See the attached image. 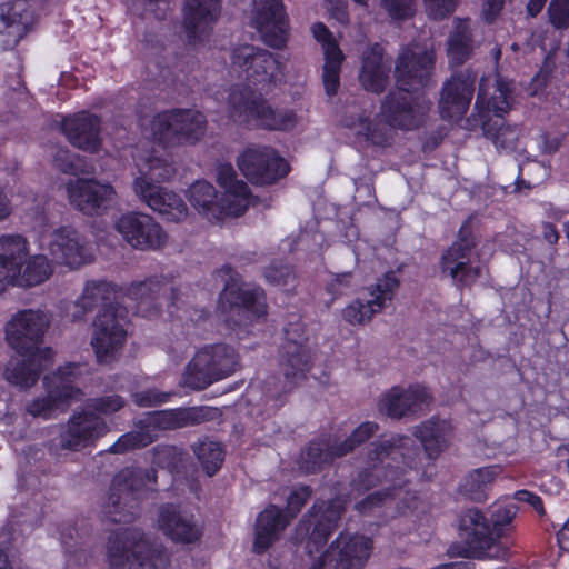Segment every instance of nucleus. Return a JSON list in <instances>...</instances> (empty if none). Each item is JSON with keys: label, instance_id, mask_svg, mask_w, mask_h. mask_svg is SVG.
<instances>
[{"label": "nucleus", "instance_id": "64", "mask_svg": "<svg viewBox=\"0 0 569 569\" xmlns=\"http://www.w3.org/2000/svg\"><path fill=\"white\" fill-rule=\"evenodd\" d=\"M329 14L341 23L348 21L347 4L343 0H326Z\"/></svg>", "mask_w": 569, "mask_h": 569}, {"label": "nucleus", "instance_id": "8", "mask_svg": "<svg viewBox=\"0 0 569 569\" xmlns=\"http://www.w3.org/2000/svg\"><path fill=\"white\" fill-rule=\"evenodd\" d=\"M231 72L243 77L241 83L231 87L239 90L244 98H261V96L280 80L279 61L269 52L249 44L236 47L231 52Z\"/></svg>", "mask_w": 569, "mask_h": 569}, {"label": "nucleus", "instance_id": "22", "mask_svg": "<svg viewBox=\"0 0 569 569\" xmlns=\"http://www.w3.org/2000/svg\"><path fill=\"white\" fill-rule=\"evenodd\" d=\"M220 11V0H187L183 22L191 43L202 44L209 40Z\"/></svg>", "mask_w": 569, "mask_h": 569}, {"label": "nucleus", "instance_id": "17", "mask_svg": "<svg viewBox=\"0 0 569 569\" xmlns=\"http://www.w3.org/2000/svg\"><path fill=\"white\" fill-rule=\"evenodd\" d=\"M114 229L129 246L139 250L159 249L167 242L161 226L144 213L121 214L114 221Z\"/></svg>", "mask_w": 569, "mask_h": 569}, {"label": "nucleus", "instance_id": "5", "mask_svg": "<svg viewBox=\"0 0 569 569\" xmlns=\"http://www.w3.org/2000/svg\"><path fill=\"white\" fill-rule=\"evenodd\" d=\"M511 508H498L488 519L478 508H469L459 516L458 530L461 541L453 542L448 555L453 558L476 560L506 559L508 549L500 542L503 528L515 518Z\"/></svg>", "mask_w": 569, "mask_h": 569}, {"label": "nucleus", "instance_id": "61", "mask_svg": "<svg viewBox=\"0 0 569 569\" xmlns=\"http://www.w3.org/2000/svg\"><path fill=\"white\" fill-rule=\"evenodd\" d=\"M173 393H132L133 401L140 407L159 406L170 400Z\"/></svg>", "mask_w": 569, "mask_h": 569}, {"label": "nucleus", "instance_id": "63", "mask_svg": "<svg viewBox=\"0 0 569 569\" xmlns=\"http://www.w3.org/2000/svg\"><path fill=\"white\" fill-rule=\"evenodd\" d=\"M346 126L353 130V132L357 136H362L367 139L373 140L375 142L377 141L375 136V129L371 128V123L367 119L359 118L357 122L346 121Z\"/></svg>", "mask_w": 569, "mask_h": 569}, {"label": "nucleus", "instance_id": "58", "mask_svg": "<svg viewBox=\"0 0 569 569\" xmlns=\"http://www.w3.org/2000/svg\"><path fill=\"white\" fill-rule=\"evenodd\" d=\"M426 10L433 18H442L453 11L456 0H425Z\"/></svg>", "mask_w": 569, "mask_h": 569}, {"label": "nucleus", "instance_id": "2", "mask_svg": "<svg viewBox=\"0 0 569 569\" xmlns=\"http://www.w3.org/2000/svg\"><path fill=\"white\" fill-rule=\"evenodd\" d=\"M421 460L420 449L415 440L400 433L381 435L372 441L365 455L366 467L360 469L353 480L357 490H370L383 482L397 486L411 480L407 473L418 472Z\"/></svg>", "mask_w": 569, "mask_h": 569}, {"label": "nucleus", "instance_id": "1", "mask_svg": "<svg viewBox=\"0 0 569 569\" xmlns=\"http://www.w3.org/2000/svg\"><path fill=\"white\" fill-rule=\"evenodd\" d=\"M343 512L345 507L339 501L328 500L316 501L305 516L302 523L307 531L311 529L306 542L307 553L310 558L319 553L309 569H323L335 550V569H362L367 563L373 541L363 535L341 532L330 548L323 551Z\"/></svg>", "mask_w": 569, "mask_h": 569}, {"label": "nucleus", "instance_id": "47", "mask_svg": "<svg viewBox=\"0 0 569 569\" xmlns=\"http://www.w3.org/2000/svg\"><path fill=\"white\" fill-rule=\"evenodd\" d=\"M421 462L418 463V472L419 475L416 476L415 471H411V473H407L408 477L411 478L409 482H406L402 485L401 488L397 490L398 496L393 499H398V502L396 505V515L397 516H406L409 513H412L418 506V492L415 489L409 488V485L413 480H422L426 477V470L420 469Z\"/></svg>", "mask_w": 569, "mask_h": 569}, {"label": "nucleus", "instance_id": "42", "mask_svg": "<svg viewBox=\"0 0 569 569\" xmlns=\"http://www.w3.org/2000/svg\"><path fill=\"white\" fill-rule=\"evenodd\" d=\"M77 393H46L27 405V412L34 418L44 420L56 418L59 413L66 412Z\"/></svg>", "mask_w": 569, "mask_h": 569}, {"label": "nucleus", "instance_id": "15", "mask_svg": "<svg viewBox=\"0 0 569 569\" xmlns=\"http://www.w3.org/2000/svg\"><path fill=\"white\" fill-rule=\"evenodd\" d=\"M240 171L252 182L268 184L289 172L288 162L270 147L253 146L238 157Z\"/></svg>", "mask_w": 569, "mask_h": 569}, {"label": "nucleus", "instance_id": "46", "mask_svg": "<svg viewBox=\"0 0 569 569\" xmlns=\"http://www.w3.org/2000/svg\"><path fill=\"white\" fill-rule=\"evenodd\" d=\"M421 462L418 463V472L419 475L416 476L415 471H411V473H407L408 477L411 478L409 482H406L402 485L401 488L397 490L398 496L393 499H398V502L396 505V515L397 516H406L409 513H412L418 506V492L415 489L409 488V485L413 480H422L426 477V470L420 469Z\"/></svg>", "mask_w": 569, "mask_h": 569}, {"label": "nucleus", "instance_id": "36", "mask_svg": "<svg viewBox=\"0 0 569 569\" xmlns=\"http://www.w3.org/2000/svg\"><path fill=\"white\" fill-rule=\"evenodd\" d=\"M91 379L87 363H66L43 378L44 387L56 391H81Z\"/></svg>", "mask_w": 569, "mask_h": 569}, {"label": "nucleus", "instance_id": "34", "mask_svg": "<svg viewBox=\"0 0 569 569\" xmlns=\"http://www.w3.org/2000/svg\"><path fill=\"white\" fill-rule=\"evenodd\" d=\"M473 239L463 227L460 231V239L455 242L442 256V270L459 282H467L470 273L471 250Z\"/></svg>", "mask_w": 569, "mask_h": 569}, {"label": "nucleus", "instance_id": "57", "mask_svg": "<svg viewBox=\"0 0 569 569\" xmlns=\"http://www.w3.org/2000/svg\"><path fill=\"white\" fill-rule=\"evenodd\" d=\"M266 278L277 286L288 287L295 282V276L288 267H272L267 270Z\"/></svg>", "mask_w": 569, "mask_h": 569}, {"label": "nucleus", "instance_id": "4", "mask_svg": "<svg viewBox=\"0 0 569 569\" xmlns=\"http://www.w3.org/2000/svg\"><path fill=\"white\" fill-rule=\"evenodd\" d=\"M133 160L138 169V174L132 182L136 197L168 221L184 220L189 209L183 199L173 190L159 183L174 177L173 163L162 156L140 149L133 154Z\"/></svg>", "mask_w": 569, "mask_h": 569}, {"label": "nucleus", "instance_id": "41", "mask_svg": "<svg viewBox=\"0 0 569 569\" xmlns=\"http://www.w3.org/2000/svg\"><path fill=\"white\" fill-rule=\"evenodd\" d=\"M191 450L208 477L220 471L226 458V449L221 442L204 437L193 442Z\"/></svg>", "mask_w": 569, "mask_h": 569}, {"label": "nucleus", "instance_id": "62", "mask_svg": "<svg viewBox=\"0 0 569 569\" xmlns=\"http://www.w3.org/2000/svg\"><path fill=\"white\" fill-rule=\"evenodd\" d=\"M352 284V276L348 272L336 274L331 278L328 290L333 295L346 292Z\"/></svg>", "mask_w": 569, "mask_h": 569}, {"label": "nucleus", "instance_id": "44", "mask_svg": "<svg viewBox=\"0 0 569 569\" xmlns=\"http://www.w3.org/2000/svg\"><path fill=\"white\" fill-rule=\"evenodd\" d=\"M496 477V471L492 467L478 468L471 471L463 482L460 485L462 495L475 501H482L486 499V490Z\"/></svg>", "mask_w": 569, "mask_h": 569}, {"label": "nucleus", "instance_id": "49", "mask_svg": "<svg viewBox=\"0 0 569 569\" xmlns=\"http://www.w3.org/2000/svg\"><path fill=\"white\" fill-rule=\"evenodd\" d=\"M113 292V288L106 281H89L77 303L83 311H88L99 303L110 300Z\"/></svg>", "mask_w": 569, "mask_h": 569}, {"label": "nucleus", "instance_id": "13", "mask_svg": "<svg viewBox=\"0 0 569 569\" xmlns=\"http://www.w3.org/2000/svg\"><path fill=\"white\" fill-rule=\"evenodd\" d=\"M110 431L104 418L86 409L73 411L59 433V445L69 451H80L96 447Z\"/></svg>", "mask_w": 569, "mask_h": 569}, {"label": "nucleus", "instance_id": "53", "mask_svg": "<svg viewBox=\"0 0 569 569\" xmlns=\"http://www.w3.org/2000/svg\"><path fill=\"white\" fill-rule=\"evenodd\" d=\"M124 407V400L118 393L107 395L91 399L84 405V408L97 415L109 416L118 412Z\"/></svg>", "mask_w": 569, "mask_h": 569}, {"label": "nucleus", "instance_id": "11", "mask_svg": "<svg viewBox=\"0 0 569 569\" xmlns=\"http://www.w3.org/2000/svg\"><path fill=\"white\" fill-rule=\"evenodd\" d=\"M206 124V118L199 111L176 110L153 117L144 136L164 147L196 144L203 139Z\"/></svg>", "mask_w": 569, "mask_h": 569}, {"label": "nucleus", "instance_id": "19", "mask_svg": "<svg viewBox=\"0 0 569 569\" xmlns=\"http://www.w3.org/2000/svg\"><path fill=\"white\" fill-rule=\"evenodd\" d=\"M398 284V279L393 273H386L375 286L367 288L362 298H358L347 306L342 311V317L352 325L370 321L386 306V302L391 300Z\"/></svg>", "mask_w": 569, "mask_h": 569}, {"label": "nucleus", "instance_id": "37", "mask_svg": "<svg viewBox=\"0 0 569 569\" xmlns=\"http://www.w3.org/2000/svg\"><path fill=\"white\" fill-rule=\"evenodd\" d=\"M337 451L338 441L331 440L328 435H321L310 440L307 448L302 451L300 467L306 473L319 472L326 466L342 457L336 456Z\"/></svg>", "mask_w": 569, "mask_h": 569}, {"label": "nucleus", "instance_id": "51", "mask_svg": "<svg viewBox=\"0 0 569 569\" xmlns=\"http://www.w3.org/2000/svg\"><path fill=\"white\" fill-rule=\"evenodd\" d=\"M483 132L497 148L501 149L511 148L518 138V130L505 124L501 119L495 121L493 124L483 123Z\"/></svg>", "mask_w": 569, "mask_h": 569}, {"label": "nucleus", "instance_id": "56", "mask_svg": "<svg viewBox=\"0 0 569 569\" xmlns=\"http://www.w3.org/2000/svg\"><path fill=\"white\" fill-rule=\"evenodd\" d=\"M142 436L139 432H127L121 435L116 442H113L108 451L111 453H126L130 450L141 448Z\"/></svg>", "mask_w": 569, "mask_h": 569}, {"label": "nucleus", "instance_id": "28", "mask_svg": "<svg viewBox=\"0 0 569 569\" xmlns=\"http://www.w3.org/2000/svg\"><path fill=\"white\" fill-rule=\"evenodd\" d=\"M290 522V517L281 508L273 503L268 505L256 519L252 551L263 555L279 540L280 533Z\"/></svg>", "mask_w": 569, "mask_h": 569}, {"label": "nucleus", "instance_id": "39", "mask_svg": "<svg viewBox=\"0 0 569 569\" xmlns=\"http://www.w3.org/2000/svg\"><path fill=\"white\" fill-rule=\"evenodd\" d=\"M312 359L309 348L302 341L288 338L282 347L281 368L287 380L296 382L305 377L311 368Z\"/></svg>", "mask_w": 569, "mask_h": 569}, {"label": "nucleus", "instance_id": "35", "mask_svg": "<svg viewBox=\"0 0 569 569\" xmlns=\"http://www.w3.org/2000/svg\"><path fill=\"white\" fill-rule=\"evenodd\" d=\"M389 70L390 64L383 60L381 48L375 44L363 53L359 81L367 91L380 92L388 83Z\"/></svg>", "mask_w": 569, "mask_h": 569}, {"label": "nucleus", "instance_id": "48", "mask_svg": "<svg viewBox=\"0 0 569 569\" xmlns=\"http://www.w3.org/2000/svg\"><path fill=\"white\" fill-rule=\"evenodd\" d=\"M379 430V425L375 421L361 422L352 432L342 441H338V451L336 456H347L357 447L367 442Z\"/></svg>", "mask_w": 569, "mask_h": 569}, {"label": "nucleus", "instance_id": "43", "mask_svg": "<svg viewBox=\"0 0 569 569\" xmlns=\"http://www.w3.org/2000/svg\"><path fill=\"white\" fill-rule=\"evenodd\" d=\"M52 264L43 254L29 256L23 266L20 267V272L13 279L19 286L32 287L40 284L48 280L52 274Z\"/></svg>", "mask_w": 569, "mask_h": 569}, {"label": "nucleus", "instance_id": "55", "mask_svg": "<svg viewBox=\"0 0 569 569\" xmlns=\"http://www.w3.org/2000/svg\"><path fill=\"white\" fill-rule=\"evenodd\" d=\"M548 12L555 28L566 29L569 26V0H552Z\"/></svg>", "mask_w": 569, "mask_h": 569}, {"label": "nucleus", "instance_id": "9", "mask_svg": "<svg viewBox=\"0 0 569 569\" xmlns=\"http://www.w3.org/2000/svg\"><path fill=\"white\" fill-rule=\"evenodd\" d=\"M238 366L236 350L227 345H210L199 348L186 365L180 386L203 390L230 376Z\"/></svg>", "mask_w": 569, "mask_h": 569}, {"label": "nucleus", "instance_id": "29", "mask_svg": "<svg viewBox=\"0 0 569 569\" xmlns=\"http://www.w3.org/2000/svg\"><path fill=\"white\" fill-rule=\"evenodd\" d=\"M29 254V242L20 234L0 237V292L6 289L20 272Z\"/></svg>", "mask_w": 569, "mask_h": 569}, {"label": "nucleus", "instance_id": "20", "mask_svg": "<svg viewBox=\"0 0 569 569\" xmlns=\"http://www.w3.org/2000/svg\"><path fill=\"white\" fill-rule=\"evenodd\" d=\"M67 193L71 204L87 214L106 210L116 199L113 187L97 180H70L67 184Z\"/></svg>", "mask_w": 569, "mask_h": 569}, {"label": "nucleus", "instance_id": "23", "mask_svg": "<svg viewBox=\"0 0 569 569\" xmlns=\"http://www.w3.org/2000/svg\"><path fill=\"white\" fill-rule=\"evenodd\" d=\"M432 54L418 44L406 49L396 66V77L400 91L418 90L428 79Z\"/></svg>", "mask_w": 569, "mask_h": 569}, {"label": "nucleus", "instance_id": "12", "mask_svg": "<svg viewBox=\"0 0 569 569\" xmlns=\"http://www.w3.org/2000/svg\"><path fill=\"white\" fill-rule=\"evenodd\" d=\"M151 556V543L140 528L120 527L108 538L109 569H138L149 562Z\"/></svg>", "mask_w": 569, "mask_h": 569}, {"label": "nucleus", "instance_id": "3", "mask_svg": "<svg viewBox=\"0 0 569 569\" xmlns=\"http://www.w3.org/2000/svg\"><path fill=\"white\" fill-rule=\"evenodd\" d=\"M50 323L47 313L40 310H23L13 315L6 325V341L16 353L24 358L22 363L11 359L4 370V378L11 385L29 389L38 379L42 362L53 357L49 347H39Z\"/></svg>", "mask_w": 569, "mask_h": 569}, {"label": "nucleus", "instance_id": "7", "mask_svg": "<svg viewBox=\"0 0 569 569\" xmlns=\"http://www.w3.org/2000/svg\"><path fill=\"white\" fill-rule=\"evenodd\" d=\"M157 470L150 468L124 467L112 478L103 515L114 523H130L140 513L141 492L147 483H157Z\"/></svg>", "mask_w": 569, "mask_h": 569}, {"label": "nucleus", "instance_id": "33", "mask_svg": "<svg viewBox=\"0 0 569 569\" xmlns=\"http://www.w3.org/2000/svg\"><path fill=\"white\" fill-rule=\"evenodd\" d=\"M433 393H386L380 410L390 418L400 419L425 413L433 402Z\"/></svg>", "mask_w": 569, "mask_h": 569}, {"label": "nucleus", "instance_id": "54", "mask_svg": "<svg viewBox=\"0 0 569 569\" xmlns=\"http://www.w3.org/2000/svg\"><path fill=\"white\" fill-rule=\"evenodd\" d=\"M312 490L309 486H300L293 489L287 498L286 508L282 509L287 517H290V521L297 517L310 498Z\"/></svg>", "mask_w": 569, "mask_h": 569}, {"label": "nucleus", "instance_id": "31", "mask_svg": "<svg viewBox=\"0 0 569 569\" xmlns=\"http://www.w3.org/2000/svg\"><path fill=\"white\" fill-rule=\"evenodd\" d=\"M99 127V119L87 112L68 117L62 122V130L70 143L89 152H97L101 147Z\"/></svg>", "mask_w": 569, "mask_h": 569}, {"label": "nucleus", "instance_id": "14", "mask_svg": "<svg viewBox=\"0 0 569 569\" xmlns=\"http://www.w3.org/2000/svg\"><path fill=\"white\" fill-rule=\"evenodd\" d=\"M127 339L124 317L112 308L99 312L91 336V346L101 363L116 359Z\"/></svg>", "mask_w": 569, "mask_h": 569}, {"label": "nucleus", "instance_id": "21", "mask_svg": "<svg viewBox=\"0 0 569 569\" xmlns=\"http://www.w3.org/2000/svg\"><path fill=\"white\" fill-rule=\"evenodd\" d=\"M251 22L267 44L276 48L284 44L287 24L281 0H253Z\"/></svg>", "mask_w": 569, "mask_h": 569}, {"label": "nucleus", "instance_id": "59", "mask_svg": "<svg viewBox=\"0 0 569 569\" xmlns=\"http://www.w3.org/2000/svg\"><path fill=\"white\" fill-rule=\"evenodd\" d=\"M382 2L393 18H405L413 12V0H382Z\"/></svg>", "mask_w": 569, "mask_h": 569}, {"label": "nucleus", "instance_id": "26", "mask_svg": "<svg viewBox=\"0 0 569 569\" xmlns=\"http://www.w3.org/2000/svg\"><path fill=\"white\" fill-rule=\"evenodd\" d=\"M427 106L402 92H392L381 107V120L391 127L411 129L422 119Z\"/></svg>", "mask_w": 569, "mask_h": 569}, {"label": "nucleus", "instance_id": "6", "mask_svg": "<svg viewBox=\"0 0 569 569\" xmlns=\"http://www.w3.org/2000/svg\"><path fill=\"white\" fill-rule=\"evenodd\" d=\"M216 181L220 197L209 181L200 179L192 182L186 192L191 206L210 221L241 216L251 202L247 183L237 178L229 163H219L216 167Z\"/></svg>", "mask_w": 569, "mask_h": 569}, {"label": "nucleus", "instance_id": "25", "mask_svg": "<svg viewBox=\"0 0 569 569\" xmlns=\"http://www.w3.org/2000/svg\"><path fill=\"white\" fill-rule=\"evenodd\" d=\"M221 411L217 407L199 406L157 410L150 416V422L162 430H174L189 426L220 419Z\"/></svg>", "mask_w": 569, "mask_h": 569}, {"label": "nucleus", "instance_id": "50", "mask_svg": "<svg viewBox=\"0 0 569 569\" xmlns=\"http://www.w3.org/2000/svg\"><path fill=\"white\" fill-rule=\"evenodd\" d=\"M470 53L469 26L460 22L456 33L449 39L448 54L452 62L462 63Z\"/></svg>", "mask_w": 569, "mask_h": 569}, {"label": "nucleus", "instance_id": "27", "mask_svg": "<svg viewBox=\"0 0 569 569\" xmlns=\"http://www.w3.org/2000/svg\"><path fill=\"white\" fill-rule=\"evenodd\" d=\"M312 33L316 40L321 44L323 51V71L322 81L326 93L330 97L337 94L340 86V67L343 61V53L340 50L332 33L323 23L312 26Z\"/></svg>", "mask_w": 569, "mask_h": 569}, {"label": "nucleus", "instance_id": "10", "mask_svg": "<svg viewBox=\"0 0 569 569\" xmlns=\"http://www.w3.org/2000/svg\"><path fill=\"white\" fill-rule=\"evenodd\" d=\"M227 112L234 121L269 130H292L302 120L293 109L274 111L262 98L246 99L239 90L227 98Z\"/></svg>", "mask_w": 569, "mask_h": 569}, {"label": "nucleus", "instance_id": "24", "mask_svg": "<svg viewBox=\"0 0 569 569\" xmlns=\"http://www.w3.org/2000/svg\"><path fill=\"white\" fill-rule=\"evenodd\" d=\"M413 437L421 447L415 442L421 452L420 469L425 470L423 460L433 461L449 447L453 437V427L450 420L432 416L415 427Z\"/></svg>", "mask_w": 569, "mask_h": 569}, {"label": "nucleus", "instance_id": "38", "mask_svg": "<svg viewBox=\"0 0 569 569\" xmlns=\"http://www.w3.org/2000/svg\"><path fill=\"white\" fill-rule=\"evenodd\" d=\"M33 22L28 4L23 0L0 6V33L7 32L16 44L28 32Z\"/></svg>", "mask_w": 569, "mask_h": 569}, {"label": "nucleus", "instance_id": "60", "mask_svg": "<svg viewBox=\"0 0 569 569\" xmlns=\"http://www.w3.org/2000/svg\"><path fill=\"white\" fill-rule=\"evenodd\" d=\"M513 497L519 502L530 505L539 516L546 513L543 501L537 493L527 489H520L515 492Z\"/></svg>", "mask_w": 569, "mask_h": 569}, {"label": "nucleus", "instance_id": "16", "mask_svg": "<svg viewBox=\"0 0 569 569\" xmlns=\"http://www.w3.org/2000/svg\"><path fill=\"white\" fill-rule=\"evenodd\" d=\"M39 243L57 262L71 268H78L92 258L80 236L69 227L43 230Z\"/></svg>", "mask_w": 569, "mask_h": 569}, {"label": "nucleus", "instance_id": "18", "mask_svg": "<svg viewBox=\"0 0 569 569\" xmlns=\"http://www.w3.org/2000/svg\"><path fill=\"white\" fill-rule=\"evenodd\" d=\"M157 521L159 530L174 543L192 545L203 536V528L194 515L177 503L161 505Z\"/></svg>", "mask_w": 569, "mask_h": 569}, {"label": "nucleus", "instance_id": "40", "mask_svg": "<svg viewBox=\"0 0 569 569\" xmlns=\"http://www.w3.org/2000/svg\"><path fill=\"white\" fill-rule=\"evenodd\" d=\"M492 89L493 91L489 92L485 82L480 84L476 107L481 110L492 111L495 116L501 118L511 106V89L509 83L501 79H496Z\"/></svg>", "mask_w": 569, "mask_h": 569}, {"label": "nucleus", "instance_id": "32", "mask_svg": "<svg viewBox=\"0 0 569 569\" xmlns=\"http://www.w3.org/2000/svg\"><path fill=\"white\" fill-rule=\"evenodd\" d=\"M473 92V79L455 77L443 88L440 111L443 118L457 119L468 109Z\"/></svg>", "mask_w": 569, "mask_h": 569}, {"label": "nucleus", "instance_id": "30", "mask_svg": "<svg viewBox=\"0 0 569 569\" xmlns=\"http://www.w3.org/2000/svg\"><path fill=\"white\" fill-rule=\"evenodd\" d=\"M218 308L221 312L233 310L240 315L248 311L261 317L266 313V299L259 288H240L237 283H229L219 297Z\"/></svg>", "mask_w": 569, "mask_h": 569}, {"label": "nucleus", "instance_id": "45", "mask_svg": "<svg viewBox=\"0 0 569 569\" xmlns=\"http://www.w3.org/2000/svg\"><path fill=\"white\" fill-rule=\"evenodd\" d=\"M152 463L171 475L179 473L183 468V451L173 445H158L153 449Z\"/></svg>", "mask_w": 569, "mask_h": 569}, {"label": "nucleus", "instance_id": "52", "mask_svg": "<svg viewBox=\"0 0 569 569\" xmlns=\"http://www.w3.org/2000/svg\"><path fill=\"white\" fill-rule=\"evenodd\" d=\"M397 486H388L381 490L373 491L367 495L363 499L357 501L355 509L362 516H370L376 509L383 507L389 498L397 497Z\"/></svg>", "mask_w": 569, "mask_h": 569}]
</instances>
